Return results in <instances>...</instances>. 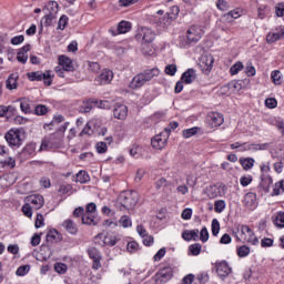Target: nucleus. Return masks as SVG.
Segmentation results:
<instances>
[{"instance_id":"nucleus-1","label":"nucleus","mask_w":284,"mask_h":284,"mask_svg":"<svg viewBox=\"0 0 284 284\" xmlns=\"http://www.w3.org/2000/svg\"><path fill=\"white\" fill-rule=\"evenodd\" d=\"M233 236L236 237V241L241 243H251V245L258 244V237L254 234V231L245 224H239L236 231H233Z\"/></svg>"},{"instance_id":"nucleus-2","label":"nucleus","mask_w":284,"mask_h":284,"mask_svg":"<svg viewBox=\"0 0 284 284\" xmlns=\"http://www.w3.org/2000/svg\"><path fill=\"white\" fill-rule=\"evenodd\" d=\"M154 77H159V69H149L142 73H138L129 83V88L131 90H139V88H143L149 81H152Z\"/></svg>"},{"instance_id":"nucleus-3","label":"nucleus","mask_w":284,"mask_h":284,"mask_svg":"<svg viewBox=\"0 0 284 284\" xmlns=\"http://www.w3.org/2000/svg\"><path fill=\"white\" fill-rule=\"evenodd\" d=\"M139 203V193L136 191H123L118 200L120 210H134Z\"/></svg>"},{"instance_id":"nucleus-4","label":"nucleus","mask_w":284,"mask_h":284,"mask_svg":"<svg viewBox=\"0 0 284 284\" xmlns=\"http://www.w3.org/2000/svg\"><path fill=\"white\" fill-rule=\"evenodd\" d=\"M27 77L29 81H43L44 85H52V82L54 81V73L50 70H47L44 72L41 71H33L27 73Z\"/></svg>"},{"instance_id":"nucleus-5","label":"nucleus","mask_w":284,"mask_h":284,"mask_svg":"<svg viewBox=\"0 0 284 284\" xmlns=\"http://www.w3.org/2000/svg\"><path fill=\"white\" fill-rule=\"evenodd\" d=\"M205 30L201 26H192L186 31V40L183 45H192V43H199L200 39H203Z\"/></svg>"},{"instance_id":"nucleus-6","label":"nucleus","mask_w":284,"mask_h":284,"mask_svg":"<svg viewBox=\"0 0 284 284\" xmlns=\"http://www.w3.org/2000/svg\"><path fill=\"white\" fill-rule=\"evenodd\" d=\"M270 143H262V144H248V143H241V142H234L231 144V150H239L240 152H258V150H268Z\"/></svg>"},{"instance_id":"nucleus-7","label":"nucleus","mask_w":284,"mask_h":284,"mask_svg":"<svg viewBox=\"0 0 284 284\" xmlns=\"http://www.w3.org/2000/svg\"><path fill=\"white\" fill-rule=\"evenodd\" d=\"M136 41H142V43H152L156 39V33L148 27H140L135 34Z\"/></svg>"},{"instance_id":"nucleus-8","label":"nucleus","mask_w":284,"mask_h":284,"mask_svg":"<svg viewBox=\"0 0 284 284\" xmlns=\"http://www.w3.org/2000/svg\"><path fill=\"white\" fill-rule=\"evenodd\" d=\"M4 139L10 148H19L22 143L21 130L11 129L6 135Z\"/></svg>"},{"instance_id":"nucleus-9","label":"nucleus","mask_w":284,"mask_h":284,"mask_svg":"<svg viewBox=\"0 0 284 284\" xmlns=\"http://www.w3.org/2000/svg\"><path fill=\"white\" fill-rule=\"evenodd\" d=\"M155 284H165L169 281H172V268L164 267L160 270L154 276Z\"/></svg>"},{"instance_id":"nucleus-10","label":"nucleus","mask_w":284,"mask_h":284,"mask_svg":"<svg viewBox=\"0 0 284 284\" xmlns=\"http://www.w3.org/2000/svg\"><path fill=\"white\" fill-rule=\"evenodd\" d=\"M224 122L225 118L219 112H211L206 116V123L211 128H221V124Z\"/></svg>"},{"instance_id":"nucleus-11","label":"nucleus","mask_w":284,"mask_h":284,"mask_svg":"<svg viewBox=\"0 0 284 284\" xmlns=\"http://www.w3.org/2000/svg\"><path fill=\"white\" fill-rule=\"evenodd\" d=\"M199 65L204 74H210L212 68H214V57L210 54L202 55Z\"/></svg>"},{"instance_id":"nucleus-12","label":"nucleus","mask_w":284,"mask_h":284,"mask_svg":"<svg viewBox=\"0 0 284 284\" xmlns=\"http://www.w3.org/2000/svg\"><path fill=\"white\" fill-rule=\"evenodd\" d=\"M24 203H29L30 206L34 210H41V207L44 205L45 201L43 200L42 195L34 194L29 195L24 199Z\"/></svg>"},{"instance_id":"nucleus-13","label":"nucleus","mask_w":284,"mask_h":284,"mask_svg":"<svg viewBox=\"0 0 284 284\" xmlns=\"http://www.w3.org/2000/svg\"><path fill=\"white\" fill-rule=\"evenodd\" d=\"M114 119H119V121H125L128 119V105L115 103L113 109Z\"/></svg>"},{"instance_id":"nucleus-14","label":"nucleus","mask_w":284,"mask_h":284,"mask_svg":"<svg viewBox=\"0 0 284 284\" xmlns=\"http://www.w3.org/2000/svg\"><path fill=\"white\" fill-rule=\"evenodd\" d=\"M216 273L220 278H225V276H230L232 273V268L230 267V264L225 261L217 262L215 264Z\"/></svg>"},{"instance_id":"nucleus-15","label":"nucleus","mask_w":284,"mask_h":284,"mask_svg":"<svg viewBox=\"0 0 284 284\" xmlns=\"http://www.w3.org/2000/svg\"><path fill=\"white\" fill-rule=\"evenodd\" d=\"M114 79L112 70H103L100 75L95 78L97 83L100 85H108Z\"/></svg>"},{"instance_id":"nucleus-16","label":"nucleus","mask_w":284,"mask_h":284,"mask_svg":"<svg viewBox=\"0 0 284 284\" xmlns=\"http://www.w3.org/2000/svg\"><path fill=\"white\" fill-rule=\"evenodd\" d=\"M89 257L93 260V270H101V252L92 247L88 250Z\"/></svg>"},{"instance_id":"nucleus-17","label":"nucleus","mask_w":284,"mask_h":284,"mask_svg":"<svg viewBox=\"0 0 284 284\" xmlns=\"http://www.w3.org/2000/svg\"><path fill=\"white\" fill-rule=\"evenodd\" d=\"M165 143H168V138H163V133L151 139V145L154 150H163V148H165Z\"/></svg>"},{"instance_id":"nucleus-18","label":"nucleus","mask_w":284,"mask_h":284,"mask_svg":"<svg viewBox=\"0 0 284 284\" xmlns=\"http://www.w3.org/2000/svg\"><path fill=\"white\" fill-rule=\"evenodd\" d=\"M58 61H59V67L63 68V70H65V72L74 71V64H72V59H70L65 55H60Z\"/></svg>"},{"instance_id":"nucleus-19","label":"nucleus","mask_w":284,"mask_h":284,"mask_svg":"<svg viewBox=\"0 0 284 284\" xmlns=\"http://www.w3.org/2000/svg\"><path fill=\"white\" fill-rule=\"evenodd\" d=\"M181 81L190 85V83H194L196 81V70L187 69L181 77Z\"/></svg>"},{"instance_id":"nucleus-20","label":"nucleus","mask_w":284,"mask_h":284,"mask_svg":"<svg viewBox=\"0 0 284 284\" xmlns=\"http://www.w3.org/2000/svg\"><path fill=\"white\" fill-rule=\"evenodd\" d=\"M95 239H102L103 245H109L110 247H114L116 242L119 241L114 235H105L103 233L98 234Z\"/></svg>"},{"instance_id":"nucleus-21","label":"nucleus","mask_w":284,"mask_h":284,"mask_svg":"<svg viewBox=\"0 0 284 284\" xmlns=\"http://www.w3.org/2000/svg\"><path fill=\"white\" fill-rule=\"evenodd\" d=\"M62 227L68 232V234L75 235L79 232V229L77 227V224L74 221L68 219L62 223Z\"/></svg>"},{"instance_id":"nucleus-22","label":"nucleus","mask_w":284,"mask_h":284,"mask_svg":"<svg viewBox=\"0 0 284 284\" xmlns=\"http://www.w3.org/2000/svg\"><path fill=\"white\" fill-rule=\"evenodd\" d=\"M172 21H174V17H170V14H166L163 17L162 20L155 21V26L160 28V30H165L166 28H170V26H172Z\"/></svg>"},{"instance_id":"nucleus-23","label":"nucleus","mask_w":284,"mask_h":284,"mask_svg":"<svg viewBox=\"0 0 284 284\" xmlns=\"http://www.w3.org/2000/svg\"><path fill=\"white\" fill-rule=\"evenodd\" d=\"M244 205L252 210V207L256 206V193H246L244 196Z\"/></svg>"},{"instance_id":"nucleus-24","label":"nucleus","mask_w":284,"mask_h":284,"mask_svg":"<svg viewBox=\"0 0 284 284\" xmlns=\"http://www.w3.org/2000/svg\"><path fill=\"white\" fill-rule=\"evenodd\" d=\"M91 103L94 108H100L101 110H110L112 108V101L109 100H95L92 99Z\"/></svg>"},{"instance_id":"nucleus-25","label":"nucleus","mask_w":284,"mask_h":284,"mask_svg":"<svg viewBox=\"0 0 284 284\" xmlns=\"http://www.w3.org/2000/svg\"><path fill=\"white\" fill-rule=\"evenodd\" d=\"M281 39H283V31L282 29L280 31L276 32H268L266 36V42L272 44V43H276V41H281Z\"/></svg>"},{"instance_id":"nucleus-26","label":"nucleus","mask_w":284,"mask_h":284,"mask_svg":"<svg viewBox=\"0 0 284 284\" xmlns=\"http://www.w3.org/2000/svg\"><path fill=\"white\" fill-rule=\"evenodd\" d=\"M20 110L21 112H23V114H31L32 106L30 99H20Z\"/></svg>"},{"instance_id":"nucleus-27","label":"nucleus","mask_w":284,"mask_h":284,"mask_svg":"<svg viewBox=\"0 0 284 284\" xmlns=\"http://www.w3.org/2000/svg\"><path fill=\"white\" fill-rule=\"evenodd\" d=\"M19 79V74L18 73H11L9 75V78L6 81V85L8 88V90H17V81Z\"/></svg>"},{"instance_id":"nucleus-28","label":"nucleus","mask_w":284,"mask_h":284,"mask_svg":"<svg viewBox=\"0 0 284 284\" xmlns=\"http://www.w3.org/2000/svg\"><path fill=\"white\" fill-rule=\"evenodd\" d=\"M195 134H203L201 131V128L193 126L191 129H186L182 131V135L184 139H192V136H195Z\"/></svg>"},{"instance_id":"nucleus-29","label":"nucleus","mask_w":284,"mask_h":284,"mask_svg":"<svg viewBox=\"0 0 284 284\" xmlns=\"http://www.w3.org/2000/svg\"><path fill=\"white\" fill-rule=\"evenodd\" d=\"M82 223L83 225H98L97 217H94V214L91 213H84L82 215Z\"/></svg>"},{"instance_id":"nucleus-30","label":"nucleus","mask_w":284,"mask_h":284,"mask_svg":"<svg viewBox=\"0 0 284 284\" xmlns=\"http://www.w3.org/2000/svg\"><path fill=\"white\" fill-rule=\"evenodd\" d=\"M254 159L253 158H242L240 159V164L242 165L243 170H252L254 168Z\"/></svg>"},{"instance_id":"nucleus-31","label":"nucleus","mask_w":284,"mask_h":284,"mask_svg":"<svg viewBox=\"0 0 284 284\" xmlns=\"http://www.w3.org/2000/svg\"><path fill=\"white\" fill-rule=\"evenodd\" d=\"M130 30H132V22L121 21L118 24L119 34H125V33L130 32Z\"/></svg>"},{"instance_id":"nucleus-32","label":"nucleus","mask_w":284,"mask_h":284,"mask_svg":"<svg viewBox=\"0 0 284 284\" xmlns=\"http://www.w3.org/2000/svg\"><path fill=\"white\" fill-rule=\"evenodd\" d=\"M241 17V11L239 9L229 11L227 13H224L222 16V19H224V21H227L230 23V21H232V19H239Z\"/></svg>"},{"instance_id":"nucleus-33","label":"nucleus","mask_w":284,"mask_h":284,"mask_svg":"<svg viewBox=\"0 0 284 284\" xmlns=\"http://www.w3.org/2000/svg\"><path fill=\"white\" fill-rule=\"evenodd\" d=\"M47 241H51V243H58V241H61V233L57 230H50L47 234Z\"/></svg>"},{"instance_id":"nucleus-34","label":"nucleus","mask_w":284,"mask_h":284,"mask_svg":"<svg viewBox=\"0 0 284 284\" xmlns=\"http://www.w3.org/2000/svg\"><path fill=\"white\" fill-rule=\"evenodd\" d=\"M48 14H51L53 17H57L59 12V3L57 1H50L47 4Z\"/></svg>"},{"instance_id":"nucleus-35","label":"nucleus","mask_w":284,"mask_h":284,"mask_svg":"<svg viewBox=\"0 0 284 284\" xmlns=\"http://www.w3.org/2000/svg\"><path fill=\"white\" fill-rule=\"evenodd\" d=\"M284 192V180H281L275 183L272 196H280Z\"/></svg>"},{"instance_id":"nucleus-36","label":"nucleus","mask_w":284,"mask_h":284,"mask_svg":"<svg viewBox=\"0 0 284 284\" xmlns=\"http://www.w3.org/2000/svg\"><path fill=\"white\" fill-rule=\"evenodd\" d=\"M271 79L275 85H281V83H283V74H281V71L278 70L272 71Z\"/></svg>"},{"instance_id":"nucleus-37","label":"nucleus","mask_w":284,"mask_h":284,"mask_svg":"<svg viewBox=\"0 0 284 284\" xmlns=\"http://www.w3.org/2000/svg\"><path fill=\"white\" fill-rule=\"evenodd\" d=\"M90 181V175L88 174V172L85 171H80L77 174V182L84 184V183H89Z\"/></svg>"},{"instance_id":"nucleus-38","label":"nucleus","mask_w":284,"mask_h":284,"mask_svg":"<svg viewBox=\"0 0 284 284\" xmlns=\"http://www.w3.org/2000/svg\"><path fill=\"white\" fill-rule=\"evenodd\" d=\"M236 252H237V256L240 258H245V256H250V246L242 245V246L237 247Z\"/></svg>"},{"instance_id":"nucleus-39","label":"nucleus","mask_w":284,"mask_h":284,"mask_svg":"<svg viewBox=\"0 0 284 284\" xmlns=\"http://www.w3.org/2000/svg\"><path fill=\"white\" fill-rule=\"evenodd\" d=\"M244 65H243V62L241 61H237L235 62L231 69H230V73L232 74V77L239 74V72H241V70H243Z\"/></svg>"},{"instance_id":"nucleus-40","label":"nucleus","mask_w":284,"mask_h":284,"mask_svg":"<svg viewBox=\"0 0 284 284\" xmlns=\"http://www.w3.org/2000/svg\"><path fill=\"white\" fill-rule=\"evenodd\" d=\"M34 114H37V116H45V114H48V106L43 104H38L34 108Z\"/></svg>"},{"instance_id":"nucleus-41","label":"nucleus","mask_w":284,"mask_h":284,"mask_svg":"<svg viewBox=\"0 0 284 284\" xmlns=\"http://www.w3.org/2000/svg\"><path fill=\"white\" fill-rule=\"evenodd\" d=\"M189 250L193 256H199V254H201V250H203V246L200 243H195L190 245Z\"/></svg>"},{"instance_id":"nucleus-42","label":"nucleus","mask_w":284,"mask_h":284,"mask_svg":"<svg viewBox=\"0 0 284 284\" xmlns=\"http://www.w3.org/2000/svg\"><path fill=\"white\" fill-rule=\"evenodd\" d=\"M211 227L213 236H219V232H221V223H219V220L213 219Z\"/></svg>"},{"instance_id":"nucleus-43","label":"nucleus","mask_w":284,"mask_h":284,"mask_svg":"<svg viewBox=\"0 0 284 284\" xmlns=\"http://www.w3.org/2000/svg\"><path fill=\"white\" fill-rule=\"evenodd\" d=\"M270 14V10L267 9V6H260L257 8V18L258 19H265Z\"/></svg>"},{"instance_id":"nucleus-44","label":"nucleus","mask_w":284,"mask_h":284,"mask_svg":"<svg viewBox=\"0 0 284 284\" xmlns=\"http://www.w3.org/2000/svg\"><path fill=\"white\" fill-rule=\"evenodd\" d=\"M32 210H34L30 203L26 202L22 206V213L24 216H28V219H32Z\"/></svg>"},{"instance_id":"nucleus-45","label":"nucleus","mask_w":284,"mask_h":284,"mask_svg":"<svg viewBox=\"0 0 284 284\" xmlns=\"http://www.w3.org/2000/svg\"><path fill=\"white\" fill-rule=\"evenodd\" d=\"M223 210H225V202L223 200L215 201L214 212H216V214H221Z\"/></svg>"},{"instance_id":"nucleus-46","label":"nucleus","mask_w":284,"mask_h":284,"mask_svg":"<svg viewBox=\"0 0 284 284\" xmlns=\"http://www.w3.org/2000/svg\"><path fill=\"white\" fill-rule=\"evenodd\" d=\"M216 8H217V10L225 12V11L230 10V3L225 0H217Z\"/></svg>"},{"instance_id":"nucleus-47","label":"nucleus","mask_w":284,"mask_h":284,"mask_svg":"<svg viewBox=\"0 0 284 284\" xmlns=\"http://www.w3.org/2000/svg\"><path fill=\"white\" fill-rule=\"evenodd\" d=\"M24 152H27V156H34L37 152V144L34 143L27 144V146L24 148Z\"/></svg>"},{"instance_id":"nucleus-48","label":"nucleus","mask_w":284,"mask_h":284,"mask_svg":"<svg viewBox=\"0 0 284 284\" xmlns=\"http://www.w3.org/2000/svg\"><path fill=\"white\" fill-rule=\"evenodd\" d=\"M57 19V16H52L51 13H47L43 18L41 23H43V26H45L47 28L52 26V20Z\"/></svg>"},{"instance_id":"nucleus-49","label":"nucleus","mask_w":284,"mask_h":284,"mask_svg":"<svg viewBox=\"0 0 284 284\" xmlns=\"http://www.w3.org/2000/svg\"><path fill=\"white\" fill-rule=\"evenodd\" d=\"M120 225H122V227H130L132 225V219L128 215H123L120 220H119Z\"/></svg>"},{"instance_id":"nucleus-50","label":"nucleus","mask_w":284,"mask_h":284,"mask_svg":"<svg viewBox=\"0 0 284 284\" xmlns=\"http://www.w3.org/2000/svg\"><path fill=\"white\" fill-rule=\"evenodd\" d=\"M95 150L99 154H105L108 152V143L98 142L95 145Z\"/></svg>"},{"instance_id":"nucleus-51","label":"nucleus","mask_w":284,"mask_h":284,"mask_svg":"<svg viewBox=\"0 0 284 284\" xmlns=\"http://www.w3.org/2000/svg\"><path fill=\"white\" fill-rule=\"evenodd\" d=\"M126 250L131 254H134L135 252H139V243L135 242V241L129 242L128 245H126Z\"/></svg>"},{"instance_id":"nucleus-52","label":"nucleus","mask_w":284,"mask_h":284,"mask_svg":"<svg viewBox=\"0 0 284 284\" xmlns=\"http://www.w3.org/2000/svg\"><path fill=\"white\" fill-rule=\"evenodd\" d=\"M200 241H202V243L210 241V232H207V227L205 226L200 232Z\"/></svg>"},{"instance_id":"nucleus-53","label":"nucleus","mask_w":284,"mask_h":284,"mask_svg":"<svg viewBox=\"0 0 284 284\" xmlns=\"http://www.w3.org/2000/svg\"><path fill=\"white\" fill-rule=\"evenodd\" d=\"M30 272V265H22L19 266L18 270L16 271L17 276H26Z\"/></svg>"},{"instance_id":"nucleus-54","label":"nucleus","mask_w":284,"mask_h":284,"mask_svg":"<svg viewBox=\"0 0 284 284\" xmlns=\"http://www.w3.org/2000/svg\"><path fill=\"white\" fill-rule=\"evenodd\" d=\"M142 152H143V149H141V146H133L130 150V154L131 156H133V159H140Z\"/></svg>"},{"instance_id":"nucleus-55","label":"nucleus","mask_w":284,"mask_h":284,"mask_svg":"<svg viewBox=\"0 0 284 284\" xmlns=\"http://www.w3.org/2000/svg\"><path fill=\"white\" fill-rule=\"evenodd\" d=\"M69 18L68 16H61L58 22V29L59 30H65V27L68 26Z\"/></svg>"},{"instance_id":"nucleus-56","label":"nucleus","mask_w":284,"mask_h":284,"mask_svg":"<svg viewBox=\"0 0 284 284\" xmlns=\"http://www.w3.org/2000/svg\"><path fill=\"white\" fill-rule=\"evenodd\" d=\"M54 270L58 274H65V272H68V265L64 263H55Z\"/></svg>"},{"instance_id":"nucleus-57","label":"nucleus","mask_w":284,"mask_h":284,"mask_svg":"<svg viewBox=\"0 0 284 284\" xmlns=\"http://www.w3.org/2000/svg\"><path fill=\"white\" fill-rule=\"evenodd\" d=\"M176 70H178L176 64H168L165 67L164 72L165 74H169V77H174V74H176Z\"/></svg>"},{"instance_id":"nucleus-58","label":"nucleus","mask_w":284,"mask_h":284,"mask_svg":"<svg viewBox=\"0 0 284 284\" xmlns=\"http://www.w3.org/2000/svg\"><path fill=\"white\" fill-rule=\"evenodd\" d=\"M274 224L276 227H284V213H278L275 216Z\"/></svg>"},{"instance_id":"nucleus-59","label":"nucleus","mask_w":284,"mask_h":284,"mask_svg":"<svg viewBox=\"0 0 284 284\" xmlns=\"http://www.w3.org/2000/svg\"><path fill=\"white\" fill-rule=\"evenodd\" d=\"M246 77H254L256 74V68L248 62L245 68Z\"/></svg>"},{"instance_id":"nucleus-60","label":"nucleus","mask_w":284,"mask_h":284,"mask_svg":"<svg viewBox=\"0 0 284 284\" xmlns=\"http://www.w3.org/2000/svg\"><path fill=\"white\" fill-rule=\"evenodd\" d=\"M88 68L90 70V72H99L101 70V64H99V62H88Z\"/></svg>"},{"instance_id":"nucleus-61","label":"nucleus","mask_w":284,"mask_h":284,"mask_svg":"<svg viewBox=\"0 0 284 284\" xmlns=\"http://www.w3.org/2000/svg\"><path fill=\"white\" fill-rule=\"evenodd\" d=\"M196 281L199 282V284H205L207 283V281H210V275H207V273L197 274Z\"/></svg>"},{"instance_id":"nucleus-62","label":"nucleus","mask_w":284,"mask_h":284,"mask_svg":"<svg viewBox=\"0 0 284 284\" xmlns=\"http://www.w3.org/2000/svg\"><path fill=\"white\" fill-rule=\"evenodd\" d=\"M240 183H241V186H242V187H247V185H250V183H252V178H251V175L242 176V178L240 179Z\"/></svg>"},{"instance_id":"nucleus-63","label":"nucleus","mask_w":284,"mask_h":284,"mask_svg":"<svg viewBox=\"0 0 284 284\" xmlns=\"http://www.w3.org/2000/svg\"><path fill=\"white\" fill-rule=\"evenodd\" d=\"M44 221H45V220L43 219V214L38 213V214H37V219H36V227H37V229L43 227Z\"/></svg>"},{"instance_id":"nucleus-64","label":"nucleus","mask_w":284,"mask_h":284,"mask_svg":"<svg viewBox=\"0 0 284 284\" xmlns=\"http://www.w3.org/2000/svg\"><path fill=\"white\" fill-rule=\"evenodd\" d=\"M275 14H276V17H284V3H280L275 8Z\"/></svg>"}]
</instances>
